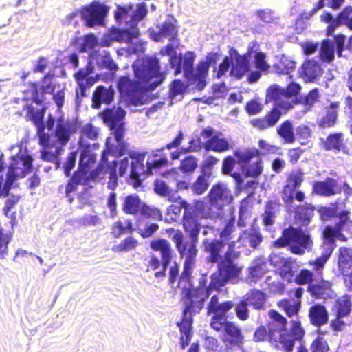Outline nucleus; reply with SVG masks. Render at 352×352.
Segmentation results:
<instances>
[{
    "label": "nucleus",
    "instance_id": "nucleus-4",
    "mask_svg": "<svg viewBox=\"0 0 352 352\" xmlns=\"http://www.w3.org/2000/svg\"><path fill=\"white\" fill-rule=\"evenodd\" d=\"M269 316L273 322L270 324L269 334L265 327H260L254 333V340L256 341H263L267 338H270V342L278 349H283L287 352H289L293 347V342L291 339L287 340V343H285L284 333L282 328L278 329V325L283 326L285 318L276 311H270Z\"/></svg>",
    "mask_w": 352,
    "mask_h": 352
},
{
    "label": "nucleus",
    "instance_id": "nucleus-56",
    "mask_svg": "<svg viewBox=\"0 0 352 352\" xmlns=\"http://www.w3.org/2000/svg\"><path fill=\"white\" fill-rule=\"evenodd\" d=\"M138 245V241L136 239L129 237L117 245L116 250L118 251H129L135 249Z\"/></svg>",
    "mask_w": 352,
    "mask_h": 352
},
{
    "label": "nucleus",
    "instance_id": "nucleus-57",
    "mask_svg": "<svg viewBox=\"0 0 352 352\" xmlns=\"http://www.w3.org/2000/svg\"><path fill=\"white\" fill-rule=\"evenodd\" d=\"M320 19L322 21L329 23L327 30V34L329 35H331L333 33L334 29L340 25L338 19L333 20L331 14L329 13H324L321 15Z\"/></svg>",
    "mask_w": 352,
    "mask_h": 352
},
{
    "label": "nucleus",
    "instance_id": "nucleus-11",
    "mask_svg": "<svg viewBox=\"0 0 352 352\" xmlns=\"http://www.w3.org/2000/svg\"><path fill=\"white\" fill-rule=\"evenodd\" d=\"M135 76L142 80L149 83L150 88H154L163 80V76L159 72L158 62L155 59L146 58L138 60L133 64Z\"/></svg>",
    "mask_w": 352,
    "mask_h": 352
},
{
    "label": "nucleus",
    "instance_id": "nucleus-48",
    "mask_svg": "<svg viewBox=\"0 0 352 352\" xmlns=\"http://www.w3.org/2000/svg\"><path fill=\"white\" fill-rule=\"evenodd\" d=\"M12 239L9 233H4L0 228V258H3L8 254V245Z\"/></svg>",
    "mask_w": 352,
    "mask_h": 352
},
{
    "label": "nucleus",
    "instance_id": "nucleus-31",
    "mask_svg": "<svg viewBox=\"0 0 352 352\" xmlns=\"http://www.w3.org/2000/svg\"><path fill=\"white\" fill-rule=\"evenodd\" d=\"M309 289L312 295L318 298H326L330 297L332 293L331 283L328 281H323L320 284H311Z\"/></svg>",
    "mask_w": 352,
    "mask_h": 352
},
{
    "label": "nucleus",
    "instance_id": "nucleus-44",
    "mask_svg": "<svg viewBox=\"0 0 352 352\" xmlns=\"http://www.w3.org/2000/svg\"><path fill=\"white\" fill-rule=\"evenodd\" d=\"M278 306L281 307L289 316H292L298 312L300 307V302L296 301L282 300L278 302Z\"/></svg>",
    "mask_w": 352,
    "mask_h": 352
},
{
    "label": "nucleus",
    "instance_id": "nucleus-7",
    "mask_svg": "<svg viewBox=\"0 0 352 352\" xmlns=\"http://www.w3.org/2000/svg\"><path fill=\"white\" fill-rule=\"evenodd\" d=\"M125 116V111L120 108L115 110H108L104 113V121L112 130H115V139L116 141V146L111 144L112 139L108 138L107 140V150L104 151L102 159L106 160V155L107 153H112L116 155L122 153V148L124 147V143L122 141L124 129L122 123V119Z\"/></svg>",
    "mask_w": 352,
    "mask_h": 352
},
{
    "label": "nucleus",
    "instance_id": "nucleus-6",
    "mask_svg": "<svg viewBox=\"0 0 352 352\" xmlns=\"http://www.w3.org/2000/svg\"><path fill=\"white\" fill-rule=\"evenodd\" d=\"M144 157L140 154L131 155L129 157H124L118 162V171L120 176H122L130 165V176L132 179H138L140 176L149 175L152 169L164 165L167 162L166 158L159 160H154L149 157L146 166L143 165Z\"/></svg>",
    "mask_w": 352,
    "mask_h": 352
},
{
    "label": "nucleus",
    "instance_id": "nucleus-53",
    "mask_svg": "<svg viewBox=\"0 0 352 352\" xmlns=\"http://www.w3.org/2000/svg\"><path fill=\"white\" fill-rule=\"evenodd\" d=\"M186 203L184 201H182L179 203V205L177 204H172L167 209V216L169 218L166 219V221L171 220L173 221L176 219L177 216L181 212L182 208L186 207Z\"/></svg>",
    "mask_w": 352,
    "mask_h": 352
},
{
    "label": "nucleus",
    "instance_id": "nucleus-34",
    "mask_svg": "<svg viewBox=\"0 0 352 352\" xmlns=\"http://www.w3.org/2000/svg\"><path fill=\"white\" fill-rule=\"evenodd\" d=\"M296 67V63L289 57L282 55L275 68L278 73L289 74Z\"/></svg>",
    "mask_w": 352,
    "mask_h": 352
},
{
    "label": "nucleus",
    "instance_id": "nucleus-38",
    "mask_svg": "<svg viewBox=\"0 0 352 352\" xmlns=\"http://www.w3.org/2000/svg\"><path fill=\"white\" fill-rule=\"evenodd\" d=\"M187 86L182 81L177 80L173 81L170 91V97L171 100H180L183 95L186 91Z\"/></svg>",
    "mask_w": 352,
    "mask_h": 352
},
{
    "label": "nucleus",
    "instance_id": "nucleus-60",
    "mask_svg": "<svg viewBox=\"0 0 352 352\" xmlns=\"http://www.w3.org/2000/svg\"><path fill=\"white\" fill-rule=\"evenodd\" d=\"M208 187V183L204 176H200L192 186L194 192L198 195L202 194Z\"/></svg>",
    "mask_w": 352,
    "mask_h": 352
},
{
    "label": "nucleus",
    "instance_id": "nucleus-64",
    "mask_svg": "<svg viewBox=\"0 0 352 352\" xmlns=\"http://www.w3.org/2000/svg\"><path fill=\"white\" fill-rule=\"evenodd\" d=\"M311 349L313 352H327L329 347L323 339L318 338L313 342Z\"/></svg>",
    "mask_w": 352,
    "mask_h": 352
},
{
    "label": "nucleus",
    "instance_id": "nucleus-42",
    "mask_svg": "<svg viewBox=\"0 0 352 352\" xmlns=\"http://www.w3.org/2000/svg\"><path fill=\"white\" fill-rule=\"evenodd\" d=\"M336 107L337 104H332L331 106L330 109L327 111V115L320 120L319 125L320 126L326 128L334 125L337 118Z\"/></svg>",
    "mask_w": 352,
    "mask_h": 352
},
{
    "label": "nucleus",
    "instance_id": "nucleus-20",
    "mask_svg": "<svg viewBox=\"0 0 352 352\" xmlns=\"http://www.w3.org/2000/svg\"><path fill=\"white\" fill-rule=\"evenodd\" d=\"M149 32L151 38L155 41H161L164 38H168L169 40H172L175 38L177 34L176 21L173 19H169L162 24L157 32L151 29Z\"/></svg>",
    "mask_w": 352,
    "mask_h": 352
},
{
    "label": "nucleus",
    "instance_id": "nucleus-1",
    "mask_svg": "<svg viewBox=\"0 0 352 352\" xmlns=\"http://www.w3.org/2000/svg\"><path fill=\"white\" fill-rule=\"evenodd\" d=\"M52 79L50 77L45 78L39 92L36 85H32L30 89L25 93L24 100L27 102L25 107L27 116L34 122L38 129L39 143L42 147L41 159L55 162L58 166V157L63 153V148L74 131V129L69 124H60L57 126L54 135H49L45 132L43 123L45 109L38 107L43 100V94L53 93L54 100L58 109L63 105L64 102L63 87L60 85L52 87Z\"/></svg>",
    "mask_w": 352,
    "mask_h": 352
},
{
    "label": "nucleus",
    "instance_id": "nucleus-19",
    "mask_svg": "<svg viewBox=\"0 0 352 352\" xmlns=\"http://www.w3.org/2000/svg\"><path fill=\"white\" fill-rule=\"evenodd\" d=\"M272 263L278 267L280 276L287 282L293 280L295 263L290 258H285L279 255L274 254L271 257Z\"/></svg>",
    "mask_w": 352,
    "mask_h": 352
},
{
    "label": "nucleus",
    "instance_id": "nucleus-5",
    "mask_svg": "<svg viewBox=\"0 0 352 352\" xmlns=\"http://www.w3.org/2000/svg\"><path fill=\"white\" fill-rule=\"evenodd\" d=\"M347 217L344 216L341 217V223L335 228L327 227L323 232V237L324 239V245L325 250L320 257H318L315 261H310L309 264L314 267V270L316 272L320 271L324 267V264L327 263L330 256L332 254L333 249L336 247V239L342 241L346 240V237L340 232L342 230L347 229L349 224H351V221H347Z\"/></svg>",
    "mask_w": 352,
    "mask_h": 352
},
{
    "label": "nucleus",
    "instance_id": "nucleus-49",
    "mask_svg": "<svg viewBox=\"0 0 352 352\" xmlns=\"http://www.w3.org/2000/svg\"><path fill=\"white\" fill-rule=\"evenodd\" d=\"M248 300L256 309H260L265 303V296L263 292L255 291L251 293Z\"/></svg>",
    "mask_w": 352,
    "mask_h": 352
},
{
    "label": "nucleus",
    "instance_id": "nucleus-9",
    "mask_svg": "<svg viewBox=\"0 0 352 352\" xmlns=\"http://www.w3.org/2000/svg\"><path fill=\"white\" fill-rule=\"evenodd\" d=\"M249 56L250 54L239 55L234 50H231L229 56L226 57L220 64L217 77L220 78L229 69L232 64L230 75L238 79L241 78L249 70Z\"/></svg>",
    "mask_w": 352,
    "mask_h": 352
},
{
    "label": "nucleus",
    "instance_id": "nucleus-13",
    "mask_svg": "<svg viewBox=\"0 0 352 352\" xmlns=\"http://www.w3.org/2000/svg\"><path fill=\"white\" fill-rule=\"evenodd\" d=\"M147 14L144 3H139L134 8L131 5L118 6L115 12V18L119 23H129L131 28H136L138 23Z\"/></svg>",
    "mask_w": 352,
    "mask_h": 352
},
{
    "label": "nucleus",
    "instance_id": "nucleus-40",
    "mask_svg": "<svg viewBox=\"0 0 352 352\" xmlns=\"http://www.w3.org/2000/svg\"><path fill=\"white\" fill-rule=\"evenodd\" d=\"M226 331L225 339L230 342L237 343L241 340V334L239 329L231 322L225 324L223 329Z\"/></svg>",
    "mask_w": 352,
    "mask_h": 352
},
{
    "label": "nucleus",
    "instance_id": "nucleus-39",
    "mask_svg": "<svg viewBox=\"0 0 352 352\" xmlns=\"http://www.w3.org/2000/svg\"><path fill=\"white\" fill-rule=\"evenodd\" d=\"M142 204L136 195H131L126 198L124 210L126 212L133 214L137 212L140 208Z\"/></svg>",
    "mask_w": 352,
    "mask_h": 352
},
{
    "label": "nucleus",
    "instance_id": "nucleus-24",
    "mask_svg": "<svg viewBox=\"0 0 352 352\" xmlns=\"http://www.w3.org/2000/svg\"><path fill=\"white\" fill-rule=\"evenodd\" d=\"M138 34L137 28H131L130 30L112 28L108 34V37L110 41L129 42L132 38L137 37Z\"/></svg>",
    "mask_w": 352,
    "mask_h": 352
},
{
    "label": "nucleus",
    "instance_id": "nucleus-50",
    "mask_svg": "<svg viewBox=\"0 0 352 352\" xmlns=\"http://www.w3.org/2000/svg\"><path fill=\"white\" fill-rule=\"evenodd\" d=\"M118 86L122 97L130 95L133 90V85L126 77L120 78Z\"/></svg>",
    "mask_w": 352,
    "mask_h": 352
},
{
    "label": "nucleus",
    "instance_id": "nucleus-10",
    "mask_svg": "<svg viewBox=\"0 0 352 352\" xmlns=\"http://www.w3.org/2000/svg\"><path fill=\"white\" fill-rule=\"evenodd\" d=\"M290 245L292 252L302 254L305 250H310L313 241L310 236L301 229L290 228L283 232V237L274 243L278 247Z\"/></svg>",
    "mask_w": 352,
    "mask_h": 352
},
{
    "label": "nucleus",
    "instance_id": "nucleus-15",
    "mask_svg": "<svg viewBox=\"0 0 352 352\" xmlns=\"http://www.w3.org/2000/svg\"><path fill=\"white\" fill-rule=\"evenodd\" d=\"M240 272L241 268L228 261L220 267L218 274L212 275L210 287L214 289H219L228 280L234 281Z\"/></svg>",
    "mask_w": 352,
    "mask_h": 352
},
{
    "label": "nucleus",
    "instance_id": "nucleus-18",
    "mask_svg": "<svg viewBox=\"0 0 352 352\" xmlns=\"http://www.w3.org/2000/svg\"><path fill=\"white\" fill-rule=\"evenodd\" d=\"M209 198L211 204L219 209L229 204L232 200L230 191L223 184L214 186L210 192Z\"/></svg>",
    "mask_w": 352,
    "mask_h": 352
},
{
    "label": "nucleus",
    "instance_id": "nucleus-26",
    "mask_svg": "<svg viewBox=\"0 0 352 352\" xmlns=\"http://www.w3.org/2000/svg\"><path fill=\"white\" fill-rule=\"evenodd\" d=\"M321 74L320 67L314 60L306 61L302 66L301 75L305 81H312Z\"/></svg>",
    "mask_w": 352,
    "mask_h": 352
},
{
    "label": "nucleus",
    "instance_id": "nucleus-51",
    "mask_svg": "<svg viewBox=\"0 0 352 352\" xmlns=\"http://www.w3.org/2000/svg\"><path fill=\"white\" fill-rule=\"evenodd\" d=\"M243 171L249 177H258L263 171L261 160H258L255 163L244 168Z\"/></svg>",
    "mask_w": 352,
    "mask_h": 352
},
{
    "label": "nucleus",
    "instance_id": "nucleus-52",
    "mask_svg": "<svg viewBox=\"0 0 352 352\" xmlns=\"http://www.w3.org/2000/svg\"><path fill=\"white\" fill-rule=\"evenodd\" d=\"M131 223L128 221L124 222L118 221L116 222L112 228V234L118 237L122 234L126 233L128 230L131 229Z\"/></svg>",
    "mask_w": 352,
    "mask_h": 352
},
{
    "label": "nucleus",
    "instance_id": "nucleus-61",
    "mask_svg": "<svg viewBox=\"0 0 352 352\" xmlns=\"http://www.w3.org/2000/svg\"><path fill=\"white\" fill-rule=\"evenodd\" d=\"M278 108V107H275L274 109L265 116L270 127L274 126L278 122L283 113Z\"/></svg>",
    "mask_w": 352,
    "mask_h": 352
},
{
    "label": "nucleus",
    "instance_id": "nucleus-37",
    "mask_svg": "<svg viewBox=\"0 0 352 352\" xmlns=\"http://www.w3.org/2000/svg\"><path fill=\"white\" fill-rule=\"evenodd\" d=\"M285 322H286V320H285V323H284L283 326H280V324H278V329L282 328L283 333L285 334L284 335L285 343H287V340L288 339H291L293 342H294V340L300 339L302 337L303 334H304V331H303V329H302V327L300 326V322H297V321L293 322V323H292V331L293 332V336H292L290 335H287L286 334V331L284 329Z\"/></svg>",
    "mask_w": 352,
    "mask_h": 352
},
{
    "label": "nucleus",
    "instance_id": "nucleus-46",
    "mask_svg": "<svg viewBox=\"0 0 352 352\" xmlns=\"http://www.w3.org/2000/svg\"><path fill=\"white\" fill-rule=\"evenodd\" d=\"M342 146V139L341 134H334L329 135L324 144L326 149H338L340 150Z\"/></svg>",
    "mask_w": 352,
    "mask_h": 352
},
{
    "label": "nucleus",
    "instance_id": "nucleus-17",
    "mask_svg": "<svg viewBox=\"0 0 352 352\" xmlns=\"http://www.w3.org/2000/svg\"><path fill=\"white\" fill-rule=\"evenodd\" d=\"M265 102L267 103L274 102L276 107L281 108L284 112L292 107V102L285 100V89L276 85H271L267 89Z\"/></svg>",
    "mask_w": 352,
    "mask_h": 352
},
{
    "label": "nucleus",
    "instance_id": "nucleus-23",
    "mask_svg": "<svg viewBox=\"0 0 352 352\" xmlns=\"http://www.w3.org/2000/svg\"><path fill=\"white\" fill-rule=\"evenodd\" d=\"M338 270L342 274H346L352 271V250L342 247L339 250Z\"/></svg>",
    "mask_w": 352,
    "mask_h": 352
},
{
    "label": "nucleus",
    "instance_id": "nucleus-32",
    "mask_svg": "<svg viewBox=\"0 0 352 352\" xmlns=\"http://www.w3.org/2000/svg\"><path fill=\"white\" fill-rule=\"evenodd\" d=\"M336 182L333 179L325 182H316L314 185V192L321 195L329 196L336 192Z\"/></svg>",
    "mask_w": 352,
    "mask_h": 352
},
{
    "label": "nucleus",
    "instance_id": "nucleus-8",
    "mask_svg": "<svg viewBox=\"0 0 352 352\" xmlns=\"http://www.w3.org/2000/svg\"><path fill=\"white\" fill-rule=\"evenodd\" d=\"M10 152L12 156L7 176L14 183L15 179L24 177L31 170L32 158L23 144L12 146Z\"/></svg>",
    "mask_w": 352,
    "mask_h": 352
},
{
    "label": "nucleus",
    "instance_id": "nucleus-25",
    "mask_svg": "<svg viewBox=\"0 0 352 352\" xmlns=\"http://www.w3.org/2000/svg\"><path fill=\"white\" fill-rule=\"evenodd\" d=\"M309 317L313 324L320 326L327 322L328 312L324 307L316 305L310 308Z\"/></svg>",
    "mask_w": 352,
    "mask_h": 352
},
{
    "label": "nucleus",
    "instance_id": "nucleus-55",
    "mask_svg": "<svg viewBox=\"0 0 352 352\" xmlns=\"http://www.w3.org/2000/svg\"><path fill=\"white\" fill-rule=\"evenodd\" d=\"M339 24H344L352 29V8H346L338 17Z\"/></svg>",
    "mask_w": 352,
    "mask_h": 352
},
{
    "label": "nucleus",
    "instance_id": "nucleus-22",
    "mask_svg": "<svg viewBox=\"0 0 352 352\" xmlns=\"http://www.w3.org/2000/svg\"><path fill=\"white\" fill-rule=\"evenodd\" d=\"M302 182V173L300 171H294L289 175L287 181V184L284 187L283 191V199L285 201H289L292 199L295 188L300 186Z\"/></svg>",
    "mask_w": 352,
    "mask_h": 352
},
{
    "label": "nucleus",
    "instance_id": "nucleus-62",
    "mask_svg": "<svg viewBox=\"0 0 352 352\" xmlns=\"http://www.w3.org/2000/svg\"><path fill=\"white\" fill-rule=\"evenodd\" d=\"M245 110L250 115H255L262 110V104L256 100L248 102L245 106Z\"/></svg>",
    "mask_w": 352,
    "mask_h": 352
},
{
    "label": "nucleus",
    "instance_id": "nucleus-29",
    "mask_svg": "<svg viewBox=\"0 0 352 352\" xmlns=\"http://www.w3.org/2000/svg\"><path fill=\"white\" fill-rule=\"evenodd\" d=\"M351 305L350 297L348 295H344L336 300L333 311L338 317H344L350 312Z\"/></svg>",
    "mask_w": 352,
    "mask_h": 352
},
{
    "label": "nucleus",
    "instance_id": "nucleus-63",
    "mask_svg": "<svg viewBox=\"0 0 352 352\" xmlns=\"http://www.w3.org/2000/svg\"><path fill=\"white\" fill-rule=\"evenodd\" d=\"M314 215V209L311 207L304 208L300 207L296 212V216L298 219H302L305 222H307Z\"/></svg>",
    "mask_w": 352,
    "mask_h": 352
},
{
    "label": "nucleus",
    "instance_id": "nucleus-47",
    "mask_svg": "<svg viewBox=\"0 0 352 352\" xmlns=\"http://www.w3.org/2000/svg\"><path fill=\"white\" fill-rule=\"evenodd\" d=\"M321 58L326 61H331L334 57V46L329 41H324L320 51Z\"/></svg>",
    "mask_w": 352,
    "mask_h": 352
},
{
    "label": "nucleus",
    "instance_id": "nucleus-43",
    "mask_svg": "<svg viewBox=\"0 0 352 352\" xmlns=\"http://www.w3.org/2000/svg\"><path fill=\"white\" fill-rule=\"evenodd\" d=\"M77 41L80 45V50L85 52L93 49L98 44L96 37L92 34L78 38Z\"/></svg>",
    "mask_w": 352,
    "mask_h": 352
},
{
    "label": "nucleus",
    "instance_id": "nucleus-36",
    "mask_svg": "<svg viewBox=\"0 0 352 352\" xmlns=\"http://www.w3.org/2000/svg\"><path fill=\"white\" fill-rule=\"evenodd\" d=\"M234 157L237 159L239 164H243L248 162L251 159L258 157L259 152L256 148L237 150L234 153Z\"/></svg>",
    "mask_w": 352,
    "mask_h": 352
},
{
    "label": "nucleus",
    "instance_id": "nucleus-54",
    "mask_svg": "<svg viewBox=\"0 0 352 352\" xmlns=\"http://www.w3.org/2000/svg\"><path fill=\"white\" fill-rule=\"evenodd\" d=\"M225 314L226 313L214 314V316H213L211 321V327L214 329L219 331L224 329L225 324L227 323L226 322Z\"/></svg>",
    "mask_w": 352,
    "mask_h": 352
},
{
    "label": "nucleus",
    "instance_id": "nucleus-30",
    "mask_svg": "<svg viewBox=\"0 0 352 352\" xmlns=\"http://www.w3.org/2000/svg\"><path fill=\"white\" fill-rule=\"evenodd\" d=\"M95 162V155L91 153L90 147L85 148L80 155V168L78 172L85 177L87 173V168Z\"/></svg>",
    "mask_w": 352,
    "mask_h": 352
},
{
    "label": "nucleus",
    "instance_id": "nucleus-12",
    "mask_svg": "<svg viewBox=\"0 0 352 352\" xmlns=\"http://www.w3.org/2000/svg\"><path fill=\"white\" fill-rule=\"evenodd\" d=\"M95 60L97 63L102 67H107L111 70L116 68V65L105 51L92 56L90 63L87 65L86 69L85 71L80 70L75 74L76 80L82 93L86 88L91 86L96 82V80L93 77H88V76L93 72L94 67L92 66V63Z\"/></svg>",
    "mask_w": 352,
    "mask_h": 352
},
{
    "label": "nucleus",
    "instance_id": "nucleus-14",
    "mask_svg": "<svg viewBox=\"0 0 352 352\" xmlns=\"http://www.w3.org/2000/svg\"><path fill=\"white\" fill-rule=\"evenodd\" d=\"M182 239L183 234L179 231H176L173 236V240L176 244L178 252L182 257L185 258L183 276L187 277L190 274L194 259L197 254V250L194 241L183 244Z\"/></svg>",
    "mask_w": 352,
    "mask_h": 352
},
{
    "label": "nucleus",
    "instance_id": "nucleus-27",
    "mask_svg": "<svg viewBox=\"0 0 352 352\" xmlns=\"http://www.w3.org/2000/svg\"><path fill=\"white\" fill-rule=\"evenodd\" d=\"M114 91L111 89L98 87L94 94L93 107L99 108L101 103H109L112 101Z\"/></svg>",
    "mask_w": 352,
    "mask_h": 352
},
{
    "label": "nucleus",
    "instance_id": "nucleus-33",
    "mask_svg": "<svg viewBox=\"0 0 352 352\" xmlns=\"http://www.w3.org/2000/svg\"><path fill=\"white\" fill-rule=\"evenodd\" d=\"M277 133L285 143L292 144L295 141L293 126L289 121L284 122L277 129Z\"/></svg>",
    "mask_w": 352,
    "mask_h": 352
},
{
    "label": "nucleus",
    "instance_id": "nucleus-35",
    "mask_svg": "<svg viewBox=\"0 0 352 352\" xmlns=\"http://www.w3.org/2000/svg\"><path fill=\"white\" fill-rule=\"evenodd\" d=\"M247 54H250V57L254 58V66L260 72H267L270 69V65L267 63L265 58L266 56L264 53L258 51H249Z\"/></svg>",
    "mask_w": 352,
    "mask_h": 352
},
{
    "label": "nucleus",
    "instance_id": "nucleus-21",
    "mask_svg": "<svg viewBox=\"0 0 352 352\" xmlns=\"http://www.w3.org/2000/svg\"><path fill=\"white\" fill-rule=\"evenodd\" d=\"M150 246L154 251L160 252L163 267L166 268L172 258L170 243L163 239H156L151 242Z\"/></svg>",
    "mask_w": 352,
    "mask_h": 352
},
{
    "label": "nucleus",
    "instance_id": "nucleus-41",
    "mask_svg": "<svg viewBox=\"0 0 352 352\" xmlns=\"http://www.w3.org/2000/svg\"><path fill=\"white\" fill-rule=\"evenodd\" d=\"M232 307L233 304L231 302H226L219 305L217 299L213 296L210 302L208 311L209 312H213L214 314L226 313Z\"/></svg>",
    "mask_w": 352,
    "mask_h": 352
},
{
    "label": "nucleus",
    "instance_id": "nucleus-58",
    "mask_svg": "<svg viewBox=\"0 0 352 352\" xmlns=\"http://www.w3.org/2000/svg\"><path fill=\"white\" fill-rule=\"evenodd\" d=\"M313 279V273L308 270H302L296 276L295 281L298 285L309 283Z\"/></svg>",
    "mask_w": 352,
    "mask_h": 352
},
{
    "label": "nucleus",
    "instance_id": "nucleus-28",
    "mask_svg": "<svg viewBox=\"0 0 352 352\" xmlns=\"http://www.w3.org/2000/svg\"><path fill=\"white\" fill-rule=\"evenodd\" d=\"M205 148L216 152H223L229 148V142L226 138L214 135L206 142Z\"/></svg>",
    "mask_w": 352,
    "mask_h": 352
},
{
    "label": "nucleus",
    "instance_id": "nucleus-16",
    "mask_svg": "<svg viewBox=\"0 0 352 352\" xmlns=\"http://www.w3.org/2000/svg\"><path fill=\"white\" fill-rule=\"evenodd\" d=\"M109 12V8L104 4L93 2L84 7L81 10V15L88 26L102 25L103 21Z\"/></svg>",
    "mask_w": 352,
    "mask_h": 352
},
{
    "label": "nucleus",
    "instance_id": "nucleus-2",
    "mask_svg": "<svg viewBox=\"0 0 352 352\" xmlns=\"http://www.w3.org/2000/svg\"><path fill=\"white\" fill-rule=\"evenodd\" d=\"M220 55L217 52H211L207 55L205 60L200 61L195 69H192L195 54L192 52H187L179 58L171 57L170 62L175 68V74L182 71L185 76L195 83L197 88L203 89L206 85V78L208 76V69L212 65H214L219 59Z\"/></svg>",
    "mask_w": 352,
    "mask_h": 352
},
{
    "label": "nucleus",
    "instance_id": "nucleus-59",
    "mask_svg": "<svg viewBox=\"0 0 352 352\" xmlns=\"http://www.w3.org/2000/svg\"><path fill=\"white\" fill-rule=\"evenodd\" d=\"M197 162L192 157H186L181 164L180 168L184 173H192L197 168Z\"/></svg>",
    "mask_w": 352,
    "mask_h": 352
},
{
    "label": "nucleus",
    "instance_id": "nucleus-3",
    "mask_svg": "<svg viewBox=\"0 0 352 352\" xmlns=\"http://www.w3.org/2000/svg\"><path fill=\"white\" fill-rule=\"evenodd\" d=\"M184 293L186 307L184 311V319L179 324L183 347L190 342L192 314L199 312L202 309L204 300L209 296L208 291L204 287L185 289Z\"/></svg>",
    "mask_w": 352,
    "mask_h": 352
},
{
    "label": "nucleus",
    "instance_id": "nucleus-45",
    "mask_svg": "<svg viewBox=\"0 0 352 352\" xmlns=\"http://www.w3.org/2000/svg\"><path fill=\"white\" fill-rule=\"evenodd\" d=\"M296 135L301 144H307L311 136V131L309 126L306 125H300L296 129Z\"/></svg>",
    "mask_w": 352,
    "mask_h": 352
}]
</instances>
